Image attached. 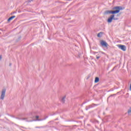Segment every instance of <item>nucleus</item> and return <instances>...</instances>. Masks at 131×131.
Returning a JSON list of instances; mask_svg holds the SVG:
<instances>
[{
  "instance_id": "obj_22",
  "label": "nucleus",
  "mask_w": 131,
  "mask_h": 131,
  "mask_svg": "<svg viewBox=\"0 0 131 131\" xmlns=\"http://www.w3.org/2000/svg\"><path fill=\"white\" fill-rule=\"evenodd\" d=\"M12 65V63H10L9 66H11Z\"/></svg>"
},
{
  "instance_id": "obj_14",
  "label": "nucleus",
  "mask_w": 131,
  "mask_h": 131,
  "mask_svg": "<svg viewBox=\"0 0 131 131\" xmlns=\"http://www.w3.org/2000/svg\"><path fill=\"white\" fill-rule=\"evenodd\" d=\"M100 57H101V56H98L96 55V59H97V60H98V59H100Z\"/></svg>"
},
{
  "instance_id": "obj_20",
  "label": "nucleus",
  "mask_w": 131,
  "mask_h": 131,
  "mask_svg": "<svg viewBox=\"0 0 131 131\" xmlns=\"http://www.w3.org/2000/svg\"><path fill=\"white\" fill-rule=\"evenodd\" d=\"M14 14H16V12H13L11 13V15H13Z\"/></svg>"
},
{
  "instance_id": "obj_3",
  "label": "nucleus",
  "mask_w": 131,
  "mask_h": 131,
  "mask_svg": "<svg viewBox=\"0 0 131 131\" xmlns=\"http://www.w3.org/2000/svg\"><path fill=\"white\" fill-rule=\"evenodd\" d=\"M16 119H18L19 120H25V121H26L27 122H31L32 121H34V120H30L25 118H21L16 117Z\"/></svg>"
},
{
  "instance_id": "obj_16",
  "label": "nucleus",
  "mask_w": 131,
  "mask_h": 131,
  "mask_svg": "<svg viewBox=\"0 0 131 131\" xmlns=\"http://www.w3.org/2000/svg\"><path fill=\"white\" fill-rule=\"evenodd\" d=\"M113 20H118V18H115L114 17Z\"/></svg>"
},
{
  "instance_id": "obj_9",
  "label": "nucleus",
  "mask_w": 131,
  "mask_h": 131,
  "mask_svg": "<svg viewBox=\"0 0 131 131\" xmlns=\"http://www.w3.org/2000/svg\"><path fill=\"white\" fill-rule=\"evenodd\" d=\"M103 32H100V33H99L97 35L98 37H102V35H103Z\"/></svg>"
},
{
  "instance_id": "obj_1",
  "label": "nucleus",
  "mask_w": 131,
  "mask_h": 131,
  "mask_svg": "<svg viewBox=\"0 0 131 131\" xmlns=\"http://www.w3.org/2000/svg\"><path fill=\"white\" fill-rule=\"evenodd\" d=\"M113 10H114V11L107 10L104 12V14H113L107 19V22L108 23H111L113 19H114V17H115V15H114V14H118V13H119L120 11H122V10H123V8L121 6H116L113 8Z\"/></svg>"
},
{
  "instance_id": "obj_10",
  "label": "nucleus",
  "mask_w": 131,
  "mask_h": 131,
  "mask_svg": "<svg viewBox=\"0 0 131 131\" xmlns=\"http://www.w3.org/2000/svg\"><path fill=\"white\" fill-rule=\"evenodd\" d=\"M99 81H100V78H99V77H96L95 79V83H97V82H99Z\"/></svg>"
},
{
  "instance_id": "obj_23",
  "label": "nucleus",
  "mask_w": 131,
  "mask_h": 131,
  "mask_svg": "<svg viewBox=\"0 0 131 131\" xmlns=\"http://www.w3.org/2000/svg\"><path fill=\"white\" fill-rule=\"evenodd\" d=\"M98 52H95V54H97Z\"/></svg>"
},
{
  "instance_id": "obj_21",
  "label": "nucleus",
  "mask_w": 131,
  "mask_h": 131,
  "mask_svg": "<svg viewBox=\"0 0 131 131\" xmlns=\"http://www.w3.org/2000/svg\"><path fill=\"white\" fill-rule=\"evenodd\" d=\"M111 71H114V68L111 70Z\"/></svg>"
},
{
  "instance_id": "obj_5",
  "label": "nucleus",
  "mask_w": 131,
  "mask_h": 131,
  "mask_svg": "<svg viewBox=\"0 0 131 131\" xmlns=\"http://www.w3.org/2000/svg\"><path fill=\"white\" fill-rule=\"evenodd\" d=\"M118 47L119 49L122 50V51H123L124 52H125L126 51V47L124 45H118Z\"/></svg>"
},
{
  "instance_id": "obj_7",
  "label": "nucleus",
  "mask_w": 131,
  "mask_h": 131,
  "mask_svg": "<svg viewBox=\"0 0 131 131\" xmlns=\"http://www.w3.org/2000/svg\"><path fill=\"white\" fill-rule=\"evenodd\" d=\"M35 118L36 119L35 121H42V120H45V119H38L39 118V116H36Z\"/></svg>"
},
{
  "instance_id": "obj_19",
  "label": "nucleus",
  "mask_w": 131,
  "mask_h": 131,
  "mask_svg": "<svg viewBox=\"0 0 131 131\" xmlns=\"http://www.w3.org/2000/svg\"><path fill=\"white\" fill-rule=\"evenodd\" d=\"M2 58H3V56L2 55H0V60H2Z\"/></svg>"
},
{
  "instance_id": "obj_15",
  "label": "nucleus",
  "mask_w": 131,
  "mask_h": 131,
  "mask_svg": "<svg viewBox=\"0 0 131 131\" xmlns=\"http://www.w3.org/2000/svg\"><path fill=\"white\" fill-rule=\"evenodd\" d=\"M32 2H33V0H28V3H31Z\"/></svg>"
},
{
  "instance_id": "obj_18",
  "label": "nucleus",
  "mask_w": 131,
  "mask_h": 131,
  "mask_svg": "<svg viewBox=\"0 0 131 131\" xmlns=\"http://www.w3.org/2000/svg\"><path fill=\"white\" fill-rule=\"evenodd\" d=\"M34 114H35V112H33L32 113V115H33V116H34Z\"/></svg>"
},
{
  "instance_id": "obj_11",
  "label": "nucleus",
  "mask_w": 131,
  "mask_h": 131,
  "mask_svg": "<svg viewBox=\"0 0 131 131\" xmlns=\"http://www.w3.org/2000/svg\"><path fill=\"white\" fill-rule=\"evenodd\" d=\"M66 98V96H64L63 97H62V98L61 99V103H65V99Z\"/></svg>"
},
{
  "instance_id": "obj_13",
  "label": "nucleus",
  "mask_w": 131,
  "mask_h": 131,
  "mask_svg": "<svg viewBox=\"0 0 131 131\" xmlns=\"http://www.w3.org/2000/svg\"><path fill=\"white\" fill-rule=\"evenodd\" d=\"M43 127L42 126H36L35 127L36 128H42Z\"/></svg>"
},
{
  "instance_id": "obj_2",
  "label": "nucleus",
  "mask_w": 131,
  "mask_h": 131,
  "mask_svg": "<svg viewBox=\"0 0 131 131\" xmlns=\"http://www.w3.org/2000/svg\"><path fill=\"white\" fill-rule=\"evenodd\" d=\"M5 96H6V89H3L2 91L1 95L0 97L1 100H4L5 99Z\"/></svg>"
},
{
  "instance_id": "obj_4",
  "label": "nucleus",
  "mask_w": 131,
  "mask_h": 131,
  "mask_svg": "<svg viewBox=\"0 0 131 131\" xmlns=\"http://www.w3.org/2000/svg\"><path fill=\"white\" fill-rule=\"evenodd\" d=\"M100 44L101 45L102 47H104V48H107L108 47V43H107V42L102 40L100 42Z\"/></svg>"
},
{
  "instance_id": "obj_17",
  "label": "nucleus",
  "mask_w": 131,
  "mask_h": 131,
  "mask_svg": "<svg viewBox=\"0 0 131 131\" xmlns=\"http://www.w3.org/2000/svg\"><path fill=\"white\" fill-rule=\"evenodd\" d=\"M113 96H114V95H111L110 96H109L107 98V100L109 99V98H110L111 97H113Z\"/></svg>"
},
{
  "instance_id": "obj_6",
  "label": "nucleus",
  "mask_w": 131,
  "mask_h": 131,
  "mask_svg": "<svg viewBox=\"0 0 131 131\" xmlns=\"http://www.w3.org/2000/svg\"><path fill=\"white\" fill-rule=\"evenodd\" d=\"M95 106H98V104H92L88 106H86L85 110L88 111L89 109H91V108H93V107H94Z\"/></svg>"
},
{
  "instance_id": "obj_8",
  "label": "nucleus",
  "mask_w": 131,
  "mask_h": 131,
  "mask_svg": "<svg viewBox=\"0 0 131 131\" xmlns=\"http://www.w3.org/2000/svg\"><path fill=\"white\" fill-rule=\"evenodd\" d=\"M16 16L13 15L12 16H11L10 17H9L8 19V22H10V21L13 20V19H14V18H15Z\"/></svg>"
},
{
  "instance_id": "obj_12",
  "label": "nucleus",
  "mask_w": 131,
  "mask_h": 131,
  "mask_svg": "<svg viewBox=\"0 0 131 131\" xmlns=\"http://www.w3.org/2000/svg\"><path fill=\"white\" fill-rule=\"evenodd\" d=\"M128 115H131V107H130L128 110Z\"/></svg>"
}]
</instances>
